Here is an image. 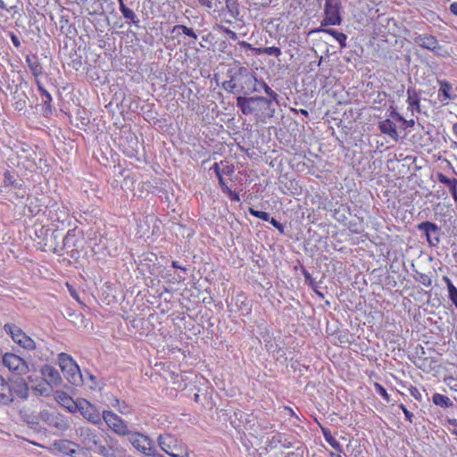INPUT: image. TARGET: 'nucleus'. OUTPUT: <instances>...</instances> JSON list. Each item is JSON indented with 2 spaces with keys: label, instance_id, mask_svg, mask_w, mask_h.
Here are the masks:
<instances>
[{
  "label": "nucleus",
  "instance_id": "nucleus-1",
  "mask_svg": "<svg viewBox=\"0 0 457 457\" xmlns=\"http://www.w3.org/2000/svg\"><path fill=\"white\" fill-rule=\"evenodd\" d=\"M59 366L65 378L73 386H81L86 383L84 374L81 373L79 365L72 357L65 353L58 355Z\"/></svg>",
  "mask_w": 457,
  "mask_h": 457
},
{
  "label": "nucleus",
  "instance_id": "nucleus-2",
  "mask_svg": "<svg viewBox=\"0 0 457 457\" xmlns=\"http://www.w3.org/2000/svg\"><path fill=\"white\" fill-rule=\"evenodd\" d=\"M161 449L171 457H189L187 445L170 434L160 435L157 438Z\"/></svg>",
  "mask_w": 457,
  "mask_h": 457
},
{
  "label": "nucleus",
  "instance_id": "nucleus-3",
  "mask_svg": "<svg viewBox=\"0 0 457 457\" xmlns=\"http://www.w3.org/2000/svg\"><path fill=\"white\" fill-rule=\"evenodd\" d=\"M131 445L145 456H151L156 452L154 441L146 435L137 431H129L126 436Z\"/></svg>",
  "mask_w": 457,
  "mask_h": 457
},
{
  "label": "nucleus",
  "instance_id": "nucleus-4",
  "mask_svg": "<svg viewBox=\"0 0 457 457\" xmlns=\"http://www.w3.org/2000/svg\"><path fill=\"white\" fill-rule=\"evenodd\" d=\"M342 2L340 0H325L324 19L321 21L322 26H337L342 23L343 18Z\"/></svg>",
  "mask_w": 457,
  "mask_h": 457
},
{
  "label": "nucleus",
  "instance_id": "nucleus-5",
  "mask_svg": "<svg viewBox=\"0 0 457 457\" xmlns=\"http://www.w3.org/2000/svg\"><path fill=\"white\" fill-rule=\"evenodd\" d=\"M0 191L13 194L18 199H23L27 195L24 181L8 170L4 174V184L1 186Z\"/></svg>",
  "mask_w": 457,
  "mask_h": 457
},
{
  "label": "nucleus",
  "instance_id": "nucleus-6",
  "mask_svg": "<svg viewBox=\"0 0 457 457\" xmlns=\"http://www.w3.org/2000/svg\"><path fill=\"white\" fill-rule=\"evenodd\" d=\"M2 362L11 372L18 376H23L29 371L28 362L12 353H6L2 356Z\"/></svg>",
  "mask_w": 457,
  "mask_h": 457
},
{
  "label": "nucleus",
  "instance_id": "nucleus-7",
  "mask_svg": "<svg viewBox=\"0 0 457 457\" xmlns=\"http://www.w3.org/2000/svg\"><path fill=\"white\" fill-rule=\"evenodd\" d=\"M4 329L11 336L12 339L22 348L26 350H34L36 348L35 341L15 324H5Z\"/></svg>",
  "mask_w": 457,
  "mask_h": 457
},
{
  "label": "nucleus",
  "instance_id": "nucleus-8",
  "mask_svg": "<svg viewBox=\"0 0 457 457\" xmlns=\"http://www.w3.org/2000/svg\"><path fill=\"white\" fill-rule=\"evenodd\" d=\"M417 229L424 234L429 246L436 247L440 244L443 235L441 228L431 221H423L416 226Z\"/></svg>",
  "mask_w": 457,
  "mask_h": 457
},
{
  "label": "nucleus",
  "instance_id": "nucleus-9",
  "mask_svg": "<svg viewBox=\"0 0 457 457\" xmlns=\"http://www.w3.org/2000/svg\"><path fill=\"white\" fill-rule=\"evenodd\" d=\"M103 422L119 436H125L130 431L127 422L112 411H103Z\"/></svg>",
  "mask_w": 457,
  "mask_h": 457
},
{
  "label": "nucleus",
  "instance_id": "nucleus-10",
  "mask_svg": "<svg viewBox=\"0 0 457 457\" xmlns=\"http://www.w3.org/2000/svg\"><path fill=\"white\" fill-rule=\"evenodd\" d=\"M78 411L89 422L94 425L100 426L103 424V412L86 399L79 400Z\"/></svg>",
  "mask_w": 457,
  "mask_h": 457
},
{
  "label": "nucleus",
  "instance_id": "nucleus-11",
  "mask_svg": "<svg viewBox=\"0 0 457 457\" xmlns=\"http://www.w3.org/2000/svg\"><path fill=\"white\" fill-rule=\"evenodd\" d=\"M54 450L63 455L71 457H82L85 454L83 450H79V445L67 439L55 440L53 443Z\"/></svg>",
  "mask_w": 457,
  "mask_h": 457
},
{
  "label": "nucleus",
  "instance_id": "nucleus-12",
  "mask_svg": "<svg viewBox=\"0 0 457 457\" xmlns=\"http://www.w3.org/2000/svg\"><path fill=\"white\" fill-rule=\"evenodd\" d=\"M413 41L424 49H428L437 55H444V47L439 45L436 37L432 35H418L413 38Z\"/></svg>",
  "mask_w": 457,
  "mask_h": 457
},
{
  "label": "nucleus",
  "instance_id": "nucleus-13",
  "mask_svg": "<svg viewBox=\"0 0 457 457\" xmlns=\"http://www.w3.org/2000/svg\"><path fill=\"white\" fill-rule=\"evenodd\" d=\"M238 83H242L245 86V90L247 94L251 92H260V88L257 87L258 79L249 71L246 67H240L237 70Z\"/></svg>",
  "mask_w": 457,
  "mask_h": 457
},
{
  "label": "nucleus",
  "instance_id": "nucleus-14",
  "mask_svg": "<svg viewBox=\"0 0 457 457\" xmlns=\"http://www.w3.org/2000/svg\"><path fill=\"white\" fill-rule=\"evenodd\" d=\"M76 433L80 438V442L87 449H92L93 446H98L99 437L96 431L88 427H80L76 429Z\"/></svg>",
  "mask_w": 457,
  "mask_h": 457
},
{
  "label": "nucleus",
  "instance_id": "nucleus-15",
  "mask_svg": "<svg viewBox=\"0 0 457 457\" xmlns=\"http://www.w3.org/2000/svg\"><path fill=\"white\" fill-rule=\"evenodd\" d=\"M41 374L43 376V380L54 387L60 386L62 383V377L59 371L51 365H43L41 368Z\"/></svg>",
  "mask_w": 457,
  "mask_h": 457
},
{
  "label": "nucleus",
  "instance_id": "nucleus-16",
  "mask_svg": "<svg viewBox=\"0 0 457 457\" xmlns=\"http://www.w3.org/2000/svg\"><path fill=\"white\" fill-rule=\"evenodd\" d=\"M258 103L255 96L246 97L239 96L237 97V106L240 109L243 114L249 115L258 110Z\"/></svg>",
  "mask_w": 457,
  "mask_h": 457
},
{
  "label": "nucleus",
  "instance_id": "nucleus-17",
  "mask_svg": "<svg viewBox=\"0 0 457 457\" xmlns=\"http://www.w3.org/2000/svg\"><path fill=\"white\" fill-rule=\"evenodd\" d=\"M11 385V390L12 393V401L14 396H18L21 399L26 400L29 396V386L27 382L22 378H17L12 380Z\"/></svg>",
  "mask_w": 457,
  "mask_h": 457
},
{
  "label": "nucleus",
  "instance_id": "nucleus-18",
  "mask_svg": "<svg viewBox=\"0 0 457 457\" xmlns=\"http://www.w3.org/2000/svg\"><path fill=\"white\" fill-rule=\"evenodd\" d=\"M56 401L64 408H66L71 413L78 411L79 400L75 402L69 395L62 391H57L55 395Z\"/></svg>",
  "mask_w": 457,
  "mask_h": 457
},
{
  "label": "nucleus",
  "instance_id": "nucleus-19",
  "mask_svg": "<svg viewBox=\"0 0 457 457\" xmlns=\"http://www.w3.org/2000/svg\"><path fill=\"white\" fill-rule=\"evenodd\" d=\"M222 87L229 93L247 95V91L245 90V86L242 83H238L237 71L230 77L229 80H226L222 83Z\"/></svg>",
  "mask_w": 457,
  "mask_h": 457
},
{
  "label": "nucleus",
  "instance_id": "nucleus-20",
  "mask_svg": "<svg viewBox=\"0 0 457 457\" xmlns=\"http://www.w3.org/2000/svg\"><path fill=\"white\" fill-rule=\"evenodd\" d=\"M0 403L7 405L12 403L11 385L0 375Z\"/></svg>",
  "mask_w": 457,
  "mask_h": 457
},
{
  "label": "nucleus",
  "instance_id": "nucleus-21",
  "mask_svg": "<svg viewBox=\"0 0 457 457\" xmlns=\"http://www.w3.org/2000/svg\"><path fill=\"white\" fill-rule=\"evenodd\" d=\"M36 82H37L38 91L40 92L41 101L44 104L43 112L46 116L50 115L53 112V108L51 105L52 96L44 88L43 85L41 84V82L38 79H37Z\"/></svg>",
  "mask_w": 457,
  "mask_h": 457
},
{
  "label": "nucleus",
  "instance_id": "nucleus-22",
  "mask_svg": "<svg viewBox=\"0 0 457 457\" xmlns=\"http://www.w3.org/2000/svg\"><path fill=\"white\" fill-rule=\"evenodd\" d=\"M437 181L448 187L453 200L457 203V179H450L443 173H437Z\"/></svg>",
  "mask_w": 457,
  "mask_h": 457
},
{
  "label": "nucleus",
  "instance_id": "nucleus-23",
  "mask_svg": "<svg viewBox=\"0 0 457 457\" xmlns=\"http://www.w3.org/2000/svg\"><path fill=\"white\" fill-rule=\"evenodd\" d=\"M379 130L395 140L398 138L396 125L389 119L382 120L378 124Z\"/></svg>",
  "mask_w": 457,
  "mask_h": 457
},
{
  "label": "nucleus",
  "instance_id": "nucleus-24",
  "mask_svg": "<svg viewBox=\"0 0 457 457\" xmlns=\"http://www.w3.org/2000/svg\"><path fill=\"white\" fill-rule=\"evenodd\" d=\"M420 98L415 88L408 87L407 89V103L409 105V109L413 112L414 110L418 112H420Z\"/></svg>",
  "mask_w": 457,
  "mask_h": 457
},
{
  "label": "nucleus",
  "instance_id": "nucleus-25",
  "mask_svg": "<svg viewBox=\"0 0 457 457\" xmlns=\"http://www.w3.org/2000/svg\"><path fill=\"white\" fill-rule=\"evenodd\" d=\"M50 427L56 428L57 430L63 432L70 428L68 420L62 414H54L52 420H50Z\"/></svg>",
  "mask_w": 457,
  "mask_h": 457
},
{
  "label": "nucleus",
  "instance_id": "nucleus-26",
  "mask_svg": "<svg viewBox=\"0 0 457 457\" xmlns=\"http://www.w3.org/2000/svg\"><path fill=\"white\" fill-rule=\"evenodd\" d=\"M26 62L34 77L37 78L43 74V67L37 56H27Z\"/></svg>",
  "mask_w": 457,
  "mask_h": 457
},
{
  "label": "nucleus",
  "instance_id": "nucleus-27",
  "mask_svg": "<svg viewBox=\"0 0 457 457\" xmlns=\"http://www.w3.org/2000/svg\"><path fill=\"white\" fill-rule=\"evenodd\" d=\"M53 388L51 385L47 382L42 380L37 385L32 386V390L38 395L41 396H50L53 393Z\"/></svg>",
  "mask_w": 457,
  "mask_h": 457
},
{
  "label": "nucleus",
  "instance_id": "nucleus-28",
  "mask_svg": "<svg viewBox=\"0 0 457 457\" xmlns=\"http://www.w3.org/2000/svg\"><path fill=\"white\" fill-rule=\"evenodd\" d=\"M442 279L446 285L450 301L457 308V287L447 276H444Z\"/></svg>",
  "mask_w": 457,
  "mask_h": 457
},
{
  "label": "nucleus",
  "instance_id": "nucleus-29",
  "mask_svg": "<svg viewBox=\"0 0 457 457\" xmlns=\"http://www.w3.org/2000/svg\"><path fill=\"white\" fill-rule=\"evenodd\" d=\"M439 94H442L445 100H453L455 98V95L452 94V84L446 80H438Z\"/></svg>",
  "mask_w": 457,
  "mask_h": 457
},
{
  "label": "nucleus",
  "instance_id": "nucleus-30",
  "mask_svg": "<svg viewBox=\"0 0 457 457\" xmlns=\"http://www.w3.org/2000/svg\"><path fill=\"white\" fill-rule=\"evenodd\" d=\"M432 402L434 404L443 408H449L453 405V401L448 396L438 393L433 395Z\"/></svg>",
  "mask_w": 457,
  "mask_h": 457
},
{
  "label": "nucleus",
  "instance_id": "nucleus-31",
  "mask_svg": "<svg viewBox=\"0 0 457 457\" xmlns=\"http://www.w3.org/2000/svg\"><path fill=\"white\" fill-rule=\"evenodd\" d=\"M21 415L23 421L29 425L31 428L39 424L40 418L33 411H21Z\"/></svg>",
  "mask_w": 457,
  "mask_h": 457
},
{
  "label": "nucleus",
  "instance_id": "nucleus-32",
  "mask_svg": "<svg viewBox=\"0 0 457 457\" xmlns=\"http://www.w3.org/2000/svg\"><path fill=\"white\" fill-rule=\"evenodd\" d=\"M322 31L332 36L339 43L341 48L346 47L347 36L345 34L333 29H326Z\"/></svg>",
  "mask_w": 457,
  "mask_h": 457
},
{
  "label": "nucleus",
  "instance_id": "nucleus-33",
  "mask_svg": "<svg viewBox=\"0 0 457 457\" xmlns=\"http://www.w3.org/2000/svg\"><path fill=\"white\" fill-rule=\"evenodd\" d=\"M322 434L325 440L330 445L332 448L338 452H342V446L339 442L331 435V432L328 428H322Z\"/></svg>",
  "mask_w": 457,
  "mask_h": 457
},
{
  "label": "nucleus",
  "instance_id": "nucleus-34",
  "mask_svg": "<svg viewBox=\"0 0 457 457\" xmlns=\"http://www.w3.org/2000/svg\"><path fill=\"white\" fill-rule=\"evenodd\" d=\"M212 170L214 171V173L216 174L218 179H219V185L220 186L222 191L225 190L226 187H228V186L226 185L225 183V180L223 179V176L222 174L223 173H228L229 171L228 170H225V169H223L222 170H220V164L218 162H215L212 167Z\"/></svg>",
  "mask_w": 457,
  "mask_h": 457
},
{
  "label": "nucleus",
  "instance_id": "nucleus-35",
  "mask_svg": "<svg viewBox=\"0 0 457 457\" xmlns=\"http://www.w3.org/2000/svg\"><path fill=\"white\" fill-rule=\"evenodd\" d=\"M255 97H256L258 104H263L264 105L263 109L270 111L269 117H272L274 115L275 109H271L270 107H271L272 102L275 101V99H273L270 96H268V97L255 96Z\"/></svg>",
  "mask_w": 457,
  "mask_h": 457
},
{
  "label": "nucleus",
  "instance_id": "nucleus-36",
  "mask_svg": "<svg viewBox=\"0 0 457 457\" xmlns=\"http://www.w3.org/2000/svg\"><path fill=\"white\" fill-rule=\"evenodd\" d=\"M181 30L182 33H184L185 35H187V37H192L194 40H196L197 39V35L195 34V32L193 30V29L191 28H188L185 25H175L172 29H171V32L172 33H175L176 31H179Z\"/></svg>",
  "mask_w": 457,
  "mask_h": 457
},
{
  "label": "nucleus",
  "instance_id": "nucleus-37",
  "mask_svg": "<svg viewBox=\"0 0 457 457\" xmlns=\"http://www.w3.org/2000/svg\"><path fill=\"white\" fill-rule=\"evenodd\" d=\"M349 207L341 205L338 209L335 210L334 217L337 221L344 223L347 220L346 212H349Z\"/></svg>",
  "mask_w": 457,
  "mask_h": 457
},
{
  "label": "nucleus",
  "instance_id": "nucleus-38",
  "mask_svg": "<svg viewBox=\"0 0 457 457\" xmlns=\"http://www.w3.org/2000/svg\"><path fill=\"white\" fill-rule=\"evenodd\" d=\"M257 87H258L260 89H261V88H262V89H263V90H264V92H265V94H266L268 96H270V97H271V98L275 99V102H277V103H278V94H277L274 90H272V89L269 87V85H268L266 82H264V81H259V80H258Z\"/></svg>",
  "mask_w": 457,
  "mask_h": 457
},
{
  "label": "nucleus",
  "instance_id": "nucleus-39",
  "mask_svg": "<svg viewBox=\"0 0 457 457\" xmlns=\"http://www.w3.org/2000/svg\"><path fill=\"white\" fill-rule=\"evenodd\" d=\"M256 52H258L259 54H265L276 56V57H278L281 54L280 48H278L277 46L257 48Z\"/></svg>",
  "mask_w": 457,
  "mask_h": 457
},
{
  "label": "nucleus",
  "instance_id": "nucleus-40",
  "mask_svg": "<svg viewBox=\"0 0 457 457\" xmlns=\"http://www.w3.org/2000/svg\"><path fill=\"white\" fill-rule=\"evenodd\" d=\"M214 29H217V30H219L220 32L225 33L232 40H237V34L235 31L231 30L230 29L223 26L222 24H216L215 27H214Z\"/></svg>",
  "mask_w": 457,
  "mask_h": 457
},
{
  "label": "nucleus",
  "instance_id": "nucleus-41",
  "mask_svg": "<svg viewBox=\"0 0 457 457\" xmlns=\"http://www.w3.org/2000/svg\"><path fill=\"white\" fill-rule=\"evenodd\" d=\"M122 15L125 19L131 21L134 25L139 27L140 21L137 19L136 13L131 9L129 8L128 10H125V12H122Z\"/></svg>",
  "mask_w": 457,
  "mask_h": 457
},
{
  "label": "nucleus",
  "instance_id": "nucleus-42",
  "mask_svg": "<svg viewBox=\"0 0 457 457\" xmlns=\"http://www.w3.org/2000/svg\"><path fill=\"white\" fill-rule=\"evenodd\" d=\"M415 279L427 287L432 285V279L428 274L417 273Z\"/></svg>",
  "mask_w": 457,
  "mask_h": 457
},
{
  "label": "nucleus",
  "instance_id": "nucleus-43",
  "mask_svg": "<svg viewBox=\"0 0 457 457\" xmlns=\"http://www.w3.org/2000/svg\"><path fill=\"white\" fill-rule=\"evenodd\" d=\"M226 7L233 18H237V16L239 14L237 4L235 0H231L230 2L227 1Z\"/></svg>",
  "mask_w": 457,
  "mask_h": 457
},
{
  "label": "nucleus",
  "instance_id": "nucleus-44",
  "mask_svg": "<svg viewBox=\"0 0 457 457\" xmlns=\"http://www.w3.org/2000/svg\"><path fill=\"white\" fill-rule=\"evenodd\" d=\"M75 237V233L73 229H70L66 236L63 237V248H69L74 246L73 237Z\"/></svg>",
  "mask_w": 457,
  "mask_h": 457
},
{
  "label": "nucleus",
  "instance_id": "nucleus-45",
  "mask_svg": "<svg viewBox=\"0 0 457 457\" xmlns=\"http://www.w3.org/2000/svg\"><path fill=\"white\" fill-rule=\"evenodd\" d=\"M249 213L256 218H259L264 221L270 220V214L266 212L257 211L253 208H249Z\"/></svg>",
  "mask_w": 457,
  "mask_h": 457
},
{
  "label": "nucleus",
  "instance_id": "nucleus-46",
  "mask_svg": "<svg viewBox=\"0 0 457 457\" xmlns=\"http://www.w3.org/2000/svg\"><path fill=\"white\" fill-rule=\"evenodd\" d=\"M108 448L114 453V454H117L118 457H123L124 455H121V451L119 448L118 441L115 439L111 438L109 440V443L107 445Z\"/></svg>",
  "mask_w": 457,
  "mask_h": 457
},
{
  "label": "nucleus",
  "instance_id": "nucleus-47",
  "mask_svg": "<svg viewBox=\"0 0 457 457\" xmlns=\"http://www.w3.org/2000/svg\"><path fill=\"white\" fill-rule=\"evenodd\" d=\"M84 378L86 379V383H84L85 385H87L90 389H96V378L93 374L86 372Z\"/></svg>",
  "mask_w": 457,
  "mask_h": 457
},
{
  "label": "nucleus",
  "instance_id": "nucleus-48",
  "mask_svg": "<svg viewBox=\"0 0 457 457\" xmlns=\"http://www.w3.org/2000/svg\"><path fill=\"white\" fill-rule=\"evenodd\" d=\"M98 453L104 457H118L117 454H114L108 446L105 445H98Z\"/></svg>",
  "mask_w": 457,
  "mask_h": 457
},
{
  "label": "nucleus",
  "instance_id": "nucleus-49",
  "mask_svg": "<svg viewBox=\"0 0 457 457\" xmlns=\"http://www.w3.org/2000/svg\"><path fill=\"white\" fill-rule=\"evenodd\" d=\"M54 414L50 413L48 411L45 410L40 411L38 414V417L40 418V420H43L46 422L48 426L50 425V420L54 418Z\"/></svg>",
  "mask_w": 457,
  "mask_h": 457
},
{
  "label": "nucleus",
  "instance_id": "nucleus-50",
  "mask_svg": "<svg viewBox=\"0 0 457 457\" xmlns=\"http://www.w3.org/2000/svg\"><path fill=\"white\" fill-rule=\"evenodd\" d=\"M223 192L228 194V195L231 201H234V202L240 201V196H239L238 193L232 191L228 187H226L225 190H223Z\"/></svg>",
  "mask_w": 457,
  "mask_h": 457
},
{
  "label": "nucleus",
  "instance_id": "nucleus-51",
  "mask_svg": "<svg viewBox=\"0 0 457 457\" xmlns=\"http://www.w3.org/2000/svg\"><path fill=\"white\" fill-rule=\"evenodd\" d=\"M303 275L304 277L305 283L308 284L312 288H314L315 281H314L313 278L312 277V275L304 269L303 270Z\"/></svg>",
  "mask_w": 457,
  "mask_h": 457
},
{
  "label": "nucleus",
  "instance_id": "nucleus-52",
  "mask_svg": "<svg viewBox=\"0 0 457 457\" xmlns=\"http://www.w3.org/2000/svg\"><path fill=\"white\" fill-rule=\"evenodd\" d=\"M378 387V394L382 396L384 400H386L387 403L390 402V395L387 394L386 390L380 385L376 384Z\"/></svg>",
  "mask_w": 457,
  "mask_h": 457
},
{
  "label": "nucleus",
  "instance_id": "nucleus-53",
  "mask_svg": "<svg viewBox=\"0 0 457 457\" xmlns=\"http://www.w3.org/2000/svg\"><path fill=\"white\" fill-rule=\"evenodd\" d=\"M270 223L276 228L281 234H284V226L276 219L270 217Z\"/></svg>",
  "mask_w": 457,
  "mask_h": 457
},
{
  "label": "nucleus",
  "instance_id": "nucleus-54",
  "mask_svg": "<svg viewBox=\"0 0 457 457\" xmlns=\"http://www.w3.org/2000/svg\"><path fill=\"white\" fill-rule=\"evenodd\" d=\"M399 407L404 413L406 420L412 423V418L414 417L413 413L409 411L403 403H401Z\"/></svg>",
  "mask_w": 457,
  "mask_h": 457
},
{
  "label": "nucleus",
  "instance_id": "nucleus-55",
  "mask_svg": "<svg viewBox=\"0 0 457 457\" xmlns=\"http://www.w3.org/2000/svg\"><path fill=\"white\" fill-rule=\"evenodd\" d=\"M10 37H11V40H12V44L16 47H20L21 46V41H20V38L18 37V36H16L14 33L12 32L10 34Z\"/></svg>",
  "mask_w": 457,
  "mask_h": 457
},
{
  "label": "nucleus",
  "instance_id": "nucleus-56",
  "mask_svg": "<svg viewBox=\"0 0 457 457\" xmlns=\"http://www.w3.org/2000/svg\"><path fill=\"white\" fill-rule=\"evenodd\" d=\"M349 228L350 230L353 232V233H355V234H359L361 232V229L358 228H357V224L356 223H352L350 222L349 224Z\"/></svg>",
  "mask_w": 457,
  "mask_h": 457
},
{
  "label": "nucleus",
  "instance_id": "nucleus-57",
  "mask_svg": "<svg viewBox=\"0 0 457 457\" xmlns=\"http://www.w3.org/2000/svg\"><path fill=\"white\" fill-rule=\"evenodd\" d=\"M410 393L416 399H419L420 397V394L419 390L416 387H414V386H411L410 388Z\"/></svg>",
  "mask_w": 457,
  "mask_h": 457
},
{
  "label": "nucleus",
  "instance_id": "nucleus-58",
  "mask_svg": "<svg viewBox=\"0 0 457 457\" xmlns=\"http://www.w3.org/2000/svg\"><path fill=\"white\" fill-rule=\"evenodd\" d=\"M238 45L245 49H250V50H255L251 44L245 42V41H239L238 42Z\"/></svg>",
  "mask_w": 457,
  "mask_h": 457
},
{
  "label": "nucleus",
  "instance_id": "nucleus-59",
  "mask_svg": "<svg viewBox=\"0 0 457 457\" xmlns=\"http://www.w3.org/2000/svg\"><path fill=\"white\" fill-rule=\"evenodd\" d=\"M198 1L202 5H204L208 8H212V0H198Z\"/></svg>",
  "mask_w": 457,
  "mask_h": 457
},
{
  "label": "nucleus",
  "instance_id": "nucleus-60",
  "mask_svg": "<svg viewBox=\"0 0 457 457\" xmlns=\"http://www.w3.org/2000/svg\"><path fill=\"white\" fill-rule=\"evenodd\" d=\"M119 8H120V12L122 13L123 12H125V10H128L129 7H127L125 5V4L123 3V0H120V2H119Z\"/></svg>",
  "mask_w": 457,
  "mask_h": 457
},
{
  "label": "nucleus",
  "instance_id": "nucleus-61",
  "mask_svg": "<svg viewBox=\"0 0 457 457\" xmlns=\"http://www.w3.org/2000/svg\"><path fill=\"white\" fill-rule=\"evenodd\" d=\"M450 10L453 14L457 15V3H453L450 5Z\"/></svg>",
  "mask_w": 457,
  "mask_h": 457
},
{
  "label": "nucleus",
  "instance_id": "nucleus-62",
  "mask_svg": "<svg viewBox=\"0 0 457 457\" xmlns=\"http://www.w3.org/2000/svg\"><path fill=\"white\" fill-rule=\"evenodd\" d=\"M447 422L453 427H457V420L456 419H448Z\"/></svg>",
  "mask_w": 457,
  "mask_h": 457
},
{
  "label": "nucleus",
  "instance_id": "nucleus-63",
  "mask_svg": "<svg viewBox=\"0 0 457 457\" xmlns=\"http://www.w3.org/2000/svg\"><path fill=\"white\" fill-rule=\"evenodd\" d=\"M0 9L9 11L3 0H0Z\"/></svg>",
  "mask_w": 457,
  "mask_h": 457
},
{
  "label": "nucleus",
  "instance_id": "nucleus-64",
  "mask_svg": "<svg viewBox=\"0 0 457 457\" xmlns=\"http://www.w3.org/2000/svg\"><path fill=\"white\" fill-rule=\"evenodd\" d=\"M453 134L457 137V122L453 125Z\"/></svg>",
  "mask_w": 457,
  "mask_h": 457
}]
</instances>
